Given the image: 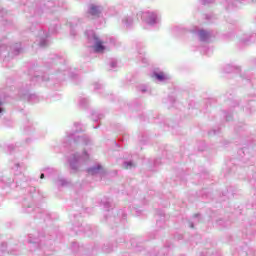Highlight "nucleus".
<instances>
[{"label":"nucleus","mask_w":256,"mask_h":256,"mask_svg":"<svg viewBox=\"0 0 256 256\" xmlns=\"http://www.w3.org/2000/svg\"><path fill=\"white\" fill-rule=\"evenodd\" d=\"M95 44L93 45V49L95 53H105V45L104 42L99 39V37L94 36Z\"/></svg>","instance_id":"f257e3e1"},{"label":"nucleus","mask_w":256,"mask_h":256,"mask_svg":"<svg viewBox=\"0 0 256 256\" xmlns=\"http://www.w3.org/2000/svg\"><path fill=\"white\" fill-rule=\"evenodd\" d=\"M99 13H101V10H99V7H97L95 5H91L90 15L97 16V15H99Z\"/></svg>","instance_id":"f03ea898"},{"label":"nucleus","mask_w":256,"mask_h":256,"mask_svg":"<svg viewBox=\"0 0 256 256\" xmlns=\"http://www.w3.org/2000/svg\"><path fill=\"white\" fill-rule=\"evenodd\" d=\"M201 41H205V39H209V32L205 30H200L199 32Z\"/></svg>","instance_id":"7ed1b4c3"},{"label":"nucleus","mask_w":256,"mask_h":256,"mask_svg":"<svg viewBox=\"0 0 256 256\" xmlns=\"http://www.w3.org/2000/svg\"><path fill=\"white\" fill-rule=\"evenodd\" d=\"M155 77L158 79V81H165V74L163 72L155 74Z\"/></svg>","instance_id":"20e7f679"},{"label":"nucleus","mask_w":256,"mask_h":256,"mask_svg":"<svg viewBox=\"0 0 256 256\" xmlns=\"http://www.w3.org/2000/svg\"><path fill=\"white\" fill-rule=\"evenodd\" d=\"M129 167H133V163L128 162V163H127V166L125 167V169H129Z\"/></svg>","instance_id":"39448f33"},{"label":"nucleus","mask_w":256,"mask_h":256,"mask_svg":"<svg viewBox=\"0 0 256 256\" xmlns=\"http://www.w3.org/2000/svg\"><path fill=\"white\" fill-rule=\"evenodd\" d=\"M40 179H45V174H41Z\"/></svg>","instance_id":"423d86ee"},{"label":"nucleus","mask_w":256,"mask_h":256,"mask_svg":"<svg viewBox=\"0 0 256 256\" xmlns=\"http://www.w3.org/2000/svg\"><path fill=\"white\" fill-rule=\"evenodd\" d=\"M0 105H3V102H0Z\"/></svg>","instance_id":"0eeeda50"},{"label":"nucleus","mask_w":256,"mask_h":256,"mask_svg":"<svg viewBox=\"0 0 256 256\" xmlns=\"http://www.w3.org/2000/svg\"><path fill=\"white\" fill-rule=\"evenodd\" d=\"M1 111H2V110H1V108H0V113H1Z\"/></svg>","instance_id":"6e6552de"}]
</instances>
